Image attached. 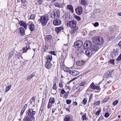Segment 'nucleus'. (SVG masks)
Segmentation results:
<instances>
[{
	"label": "nucleus",
	"mask_w": 121,
	"mask_h": 121,
	"mask_svg": "<svg viewBox=\"0 0 121 121\" xmlns=\"http://www.w3.org/2000/svg\"><path fill=\"white\" fill-rule=\"evenodd\" d=\"M39 20L41 23L42 25L45 26L46 25L49 19L47 16L43 15L40 17Z\"/></svg>",
	"instance_id": "obj_1"
},
{
	"label": "nucleus",
	"mask_w": 121,
	"mask_h": 121,
	"mask_svg": "<svg viewBox=\"0 0 121 121\" xmlns=\"http://www.w3.org/2000/svg\"><path fill=\"white\" fill-rule=\"evenodd\" d=\"M36 113V112L32 109H29L28 110L27 114L28 116L31 118L32 120L34 119V115Z\"/></svg>",
	"instance_id": "obj_2"
},
{
	"label": "nucleus",
	"mask_w": 121,
	"mask_h": 121,
	"mask_svg": "<svg viewBox=\"0 0 121 121\" xmlns=\"http://www.w3.org/2000/svg\"><path fill=\"white\" fill-rule=\"evenodd\" d=\"M91 45V42L89 40H88L84 43L83 45V48L84 49H90Z\"/></svg>",
	"instance_id": "obj_3"
},
{
	"label": "nucleus",
	"mask_w": 121,
	"mask_h": 121,
	"mask_svg": "<svg viewBox=\"0 0 121 121\" xmlns=\"http://www.w3.org/2000/svg\"><path fill=\"white\" fill-rule=\"evenodd\" d=\"M96 43L98 45H102L104 42L103 39L99 36H97L95 38Z\"/></svg>",
	"instance_id": "obj_4"
},
{
	"label": "nucleus",
	"mask_w": 121,
	"mask_h": 121,
	"mask_svg": "<svg viewBox=\"0 0 121 121\" xmlns=\"http://www.w3.org/2000/svg\"><path fill=\"white\" fill-rule=\"evenodd\" d=\"M77 22L74 20L68 22L67 24V26L71 28H73L75 27L77 24Z\"/></svg>",
	"instance_id": "obj_5"
},
{
	"label": "nucleus",
	"mask_w": 121,
	"mask_h": 121,
	"mask_svg": "<svg viewBox=\"0 0 121 121\" xmlns=\"http://www.w3.org/2000/svg\"><path fill=\"white\" fill-rule=\"evenodd\" d=\"M53 16L51 15V17L53 19H57L60 16V11L58 9H56L53 11Z\"/></svg>",
	"instance_id": "obj_6"
},
{
	"label": "nucleus",
	"mask_w": 121,
	"mask_h": 121,
	"mask_svg": "<svg viewBox=\"0 0 121 121\" xmlns=\"http://www.w3.org/2000/svg\"><path fill=\"white\" fill-rule=\"evenodd\" d=\"M83 45V42L81 41L78 40L74 42V45L75 48H79L82 47Z\"/></svg>",
	"instance_id": "obj_7"
},
{
	"label": "nucleus",
	"mask_w": 121,
	"mask_h": 121,
	"mask_svg": "<svg viewBox=\"0 0 121 121\" xmlns=\"http://www.w3.org/2000/svg\"><path fill=\"white\" fill-rule=\"evenodd\" d=\"M67 71L71 75L75 76H77L79 74V72L76 70L69 69Z\"/></svg>",
	"instance_id": "obj_8"
},
{
	"label": "nucleus",
	"mask_w": 121,
	"mask_h": 121,
	"mask_svg": "<svg viewBox=\"0 0 121 121\" xmlns=\"http://www.w3.org/2000/svg\"><path fill=\"white\" fill-rule=\"evenodd\" d=\"M83 53L85 52L86 55L88 56H90L92 55L93 53V51L91 49H89V50L83 51Z\"/></svg>",
	"instance_id": "obj_9"
},
{
	"label": "nucleus",
	"mask_w": 121,
	"mask_h": 121,
	"mask_svg": "<svg viewBox=\"0 0 121 121\" xmlns=\"http://www.w3.org/2000/svg\"><path fill=\"white\" fill-rule=\"evenodd\" d=\"M82 7L81 6H79L76 8L75 11L76 13L78 15H80L82 13Z\"/></svg>",
	"instance_id": "obj_10"
},
{
	"label": "nucleus",
	"mask_w": 121,
	"mask_h": 121,
	"mask_svg": "<svg viewBox=\"0 0 121 121\" xmlns=\"http://www.w3.org/2000/svg\"><path fill=\"white\" fill-rule=\"evenodd\" d=\"M114 70L113 69L110 71H108L105 74V76L106 78H108L111 76L112 77V73L114 71Z\"/></svg>",
	"instance_id": "obj_11"
},
{
	"label": "nucleus",
	"mask_w": 121,
	"mask_h": 121,
	"mask_svg": "<svg viewBox=\"0 0 121 121\" xmlns=\"http://www.w3.org/2000/svg\"><path fill=\"white\" fill-rule=\"evenodd\" d=\"M28 27L31 31H33L35 30V25L32 23H30L29 24Z\"/></svg>",
	"instance_id": "obj_12"
},
{
	"label": "nucleus",
	"mask_w": 121,
	"mask_h": 121,
	"mask_svg": "<svg viewBox=\"0 0 121 121\" xmlns=\"http://www.w3.org/2000/svg\"><path fill=\"white\" fill-rule=\"evenodd\" d=\"M19 23L20 25L24 27L25 30L27 29V24L25 22L22 21H20Z\"/></svg>",
	"instance_id": "obj_13"
},
{
	"label": "nucleus",
	"mask_w": 121,
	"mask_h": 121,
	"mask_svg": "<svg viewBox=\"0 0 121 121\" xmlns=\"http://www.w3.org/2000/svg\"><path fill=\"white\" fill-rule=\"evenodd\" d=\"M61 23V21L60 19L54 20L53 21V24L55 26H58Z\"/></svg>",
	"instance_id": "obj_14"
},
{
	"label": "nucleus",
	"mask_w": 121,
	"mask_h": 121,
	"mask_svg": "<svg viewBox=\"0 0 121 121\" xmlns=\"http://www.w3.org/2000/svg\"><path fill=\"white\" fill-rule=\"evenodd\" d=\"M45 40L46 41L50 42L52 40V37L51 35H48L47 36Z\"/></svg>",
	"instance_id": "obj_15"
},
{
	"label": "nucleus",
	"mask_w": 121,
	"mask_h": 121,
	"mask_svg": "<svg viewBox=\"0 0 121 121\" xmlns=\"http://www.w3.org/2000/svg\"><path fill=\"white\" fill-rule=\"evenodd\" d=\"M19 30H20L19 33L21 35L23 36L25 34V30L23 27H20Z\"/></svg>",
	"instance_id": "obj_16"
},
{
	"label": "nucleus",
	"mask_w": 121,
	"mask_h": 121,
	"mask_svg": "<svg viewBox=\"0 0 121 121\" xmlns=\"http://www.w3.org/2000/svg\"><path fill=\"white\" fill-rule=\"evenodd\" d=\"M45 66L47 69H50L52 67V65L50 62H47L45 63Z\"/></svg>",
	"instance_id": "obj_17"
},
{
	"label": "nucleus",
	"mask_w": 121,
	"mask_h": 121,
	"mask_svg": "<svg viewBox=\"0 0 121 121\" xmlns=\"http://www.w3.org/2000/svg\"><path fill=\"white\" fill-rule=\"evenodd\" d=\"M72 30V32L73 35L75 33H76L79 30V28L78 26H75L74 27Z\"/></svg>",
	"instance_id": "obj_18"
},
{
	"label": "nucleus",
	"mask_w": 121,
	"mask_h": 121,
	"mask_svg": "<svg viewBox=\"0 0 121 121\" xmlns=\"http://www.w3.org/2000/svg\"><path fill=\"white\" fill-rule=\"evenodd\" d=\"M46 59L47 60V62H51L52 59V55L50 54L48 55L46 57Z\"/></svg>",
	"instance_id": "obj_19"
},
{
	"label": "nucleus",
	"mask_w": 121,
	"mask_h": 121,
	"mask_svg": "<svg viewBox=\"0 0 121 121\" xmlns=\"http://www.w3.org/2000/svg\"><path fill=\"white\" fill-rule=\"evenodd\" d=\"M67 8L71 12H74L73 8L71 4L67 5Z\"/></svg>",
	"instance_id": "obj_20"
},
{
	"label": "nucleus",
	"mask_w": 121,
	"mask_h": 121,
	"mask_svg": "<svg viewBox=\"0 0 121 121\" xmlns=\"http://www.w3.org/2000/svg\"><path fill=\"white\" fill-rule=\"evenodd\" d=\"M63 29L64 28L62 26H60L56 27L55 31L57 33H58L60 30Z\"/></svg>",
	"instance_id": "obj_21"
},
{
	"label": "nucleus",
	"mask_w": 121,
	"mask_h": 121,
	"mask_svg": "<svg viewBox=\"0 0 121 121\" xmlns=\"http://www.w3.org/2000/svg\"><path fill=\"white\" fill-rule=\"evenodd\" d=\"M118 55V54L117 51H113L111 54V56L112 58H114L115 57L117 56Z\"/></svg>",
	"instance_id": "obj_22"
},
{
	"label": "nucleus",
	"mask_w": 121,
	"mask_h": 121,
	"mask_svg": "<svg viewBox=\"0 0 121 121\" xmlns=\"http://www.w3.org/2000/svg\"><path fill=\"white\" fill-rule=\"evenodd\" d=\"M54 4L56 7L60 8H63V5L61 4H59L56 2H55L54 3Z\"/></svg>",
	"instance_id": "obj_23"
},
{
	"label": "nucleus",
	"mask_w": 121,
	"mask_h": 121,
	"mask_svg": "<svg viewBox=\"0 0 121 121\" xmlns=\"http://www.w3.org/2000/svg\"><path fill=\"white\" fill-rule=\"evenodd\" d=\"M99 48V47L96 45H95L93 47H92L91 50H92V51L93 52H96L98 50Z\"/></svg>",
	"instance_id": "obj_24"
},
{
	"label": "nucleus",
	"mask_w": 121,
	"mask_h": 121,
	"mask_svg": "<svg viewBox=\"0 0 121 121\" xmlns=\"http://www.w3.org/2000/svg\"><path fill=\"white\" fill-rule=\"evenodd\" d=\"M71 116L67 115L64 119V121H65V120H66V121H69V120H71Z\"/></svg>",
	"instance_id": "obj_25"
},
{
	"label": "nucleus",
	"mask_w": 121,
	"mask_h": 121,
	"mask_svg": "<svg viewBox=\"0 0 121 121\" xmlns=\"http://www.w3.org/2000/svg\"><path fill=\"white\" fill-rule=\"evenodd\" d=\"M30 48L29 45L27 46L26 47H24L23 48V53H26V52L27 51L30 49Z\"/></svg>",
	"instance_id": "obj_26"
},
{
	"label": "nucleus",
	"mask_w": 121,
	"mask_h": 121,
	"mask_svg": "<svg viewBox=\"0 0 121 121\" xmlns=\"http://www.w3.org/2000/svg\"><path fill=\"white\" fill-rule=\"evenodd\" d=\"M87 1L86 0H81V4L84 6L86 5L87 4Z\"/></svg>",
	"instance_id": "obj_27"
},
{
	"label": "nucleus",
	"mask_w": 121,
	"mask_h": 121,
	"mask_svg": "<svg viewBox=\"0 0 121 121\" xmlns=\"http://www.w3.org/2000/svg\"><path fill=\"white\" fill-rule=\"evenodd\" d=\"M55 100L54 98L51 97L49 99V102L52 104H53L55 102Z\"/></svg>",
	"instance_id": "obj_28"
},
{
	"label": "nucleus",
	"mask_w": 121,
	"mask_h": 121,
	"mask_svg": "<svg viewBox=\"0 0 121 121\" xmlns=\"http://www.w3.org/2000/svg\"><path fill=\"white\" fill-rule=\"evenodd\" d=\"M14 52L13 51H11L10 52L9 54L8 58L9 59H10L12 57V56L14 54Z\"/></svg>",
	"instance_id": "obj_29"
},
{
	"label": "nucleus",
	"mask_w": 121,
	"mask_h": 121,
	"mask_svg": "<svg viewBox=\"0 0 121 121\" xmlns=\"http://www.w3.org/2000/svg\"><path fill=\"white\" fill-rule=\"evenodd\" d=\"M11 86L10 85H8L7 86H6V91H5V92H7L9 91L11 87Z\"/></svg>",
	"instance_id": "obj_30"
},
{
	"label": "nucleus",
	"mask_w": 121,
	"mask_h": 121,
	"mask_svg": "<svg viewBox=\"0 0 121 121\" xmlns=\"http://www.w3.org/2000/svg\"><path fill=\"white\" fill-rule=\"evenodd\" d=\"M83 63V62L80 61H77L76 62L77 65L78 66L82 65Z\"/></svg>",
	"instance_id": "obj_31"
},
{
	"label": "nucleus",
	"mask_w": 121,
	"mask_h": 121,
	"mask_svg": "<svg viewBox=\"0 0 121 121\" xmlns=\"http://www.w3.org/2000/svg\"><path fill=\"white\" fill-rule=\"evenodd\" d=\"M29 117H28L27 116L26 117H25L24 118V121H31V118H29Z\"/></svg>",
	"instance_id": "obj_32"
},
{
	"label": "nucleus",
	"mask_w": 121,
	"mask_h": 121,
	"mask_svg": "<svg viewBox=\"0 0 121 121\" xmlns=\"http://www.w3.org/2000/svg\"><path fill=\"white\" fill-rule=\"evenodd\" d=\"M26 109V108L25 107V106H24L22 108V110L21 112V116L22 115L23 113H24Z\"/></svg>",
	"instance_id": "obj_33"
},
{
	"label": "nucleus",
	"mask_w": 121,
	"mask_h": 121,
	"mask_svg": "<svg viewBox=\"0 0 121 121\" xmlns=\"http://www.w3.org/2000/svg\"><path fill=\"white\" fill-rule=\"evenodd\" d=\"M101 12V10L100 9H98L95 10L94 12L95 13L97 14L99 13H100Z\"/></svg>",
	"instance_id": "obj_34"
},
{
	"label": "nucleus",
	"mask_w": 121,
	"mask_h": 121,
	"mask_svg": "<svg viewBox=\"0 0 121 121\" xmlns=\"http://www.w3.org/2000/svg\"><path fill=\"white\" fill-rule=\"evenodd\" d=\"M87 102V98H84L82 102L84 105L86 104Z\"/></svg>",
	"instance_id": "obj_35"
},
{
	"label": "nucleus",
	"mask_w": 121,
	"mask_h": 121,
	"mask_svg": "<svg viewBox=\"0 0 121 121\" xmlns=\"http://www.w3.org/2000/svg\"><path fill=\"white\" fill-rule=\"evenodd\" d=\"M95 86L94 85V83L93 82L91 84L89 87H91L92 89H95Z\"/></svg>",
	"instance_id": "obj_36"
},
{
	"label": "nucleus",
	"mask_w": 121,
	"mask_h": 121,
	"mask_svg": "<svg viewBox=\"0 0 121 121\" xmlns=\"http://www.w3.org/2000/svg\"><path fill=\"white\" fill-rule=\"evenodd\" d=\"M66 92V93L64 95V97L65 99H67L68 98V96L69 95V92L68 91Z\"/></svg>",
	"instance_id": "obj_37"
},
{
	"label": "nucleus",
	"mask_w": 121,
	"mask_h": 121,
	"mask_svg": "<svg viewBox=\"0 0 121 121\" xmlns=\"http://www.w3.org/2000/svg\"><path fill=\"white\" fill-rule=\"evenodd\" d=\"M74 17L78 21H79L81 20V17L77 15H75L74 16Z\"/></svg>",
	"instance_id": "obj_38"
},
{
	"label": "nucleus",
	"mask_w": 121,
	"mask_h": 121,
	"mask_svg": "<svg viewBox=\"0 0 121 121\" xmlns=\"http://www.w3.org/2000/svg\"><path fill=\"white\" fill-rule=\"evenodd\" d=\"M35 76V75H33V74L27 77V79H30L32 78Z\"/></svg>",
	"instance_id": "obj_39"
},
{
	"label": "nucleus",
	"mask_w": 121,
	"mask_h": 121,
	"mask_svg": "<svg viewBox=\"0 0 121 121\" xmlns=\"http://www.w3.org/2000/svg\"><path fill=\"white\" fill-rule=\"evenodd\" d=\"M35 17V15L34 14H31L30 16V18L31 19L34 20Z\"/></svg>",
	"instance_id": "obj_40"
},
{
	"label": "nucleus",
	"mask_w": 121,
	"mask_h": 121,
	"mask_svg": "<svg viewBox=\"0 0 121 121\" xmlns=\"http://www.w3.org/2000/svg\"><path fill=\"white\" fill-rule=\"evenodd\" d=\"M86 83V82H82L80 84H79V85L81 86H82L85 85Z\"/></svg>",
	"instance_id": "obj_41"
},
{
	"label": "nucleus",
	"mask_w": 121,
	"mask_h": 121,
	"mask_svg": "<svg viewBox=\"0 0 121 121\" xmlns=\"http://www.w3.org/2000/svg\"><path fill=\"white\" fill-rule=\"evenodd\" d=\"M118 100H116L113 102L112 104L114 106H115L118 103Z\"/></svg>",
	"instance_id": "obj_42"
},
{
	"label": "nucleus",
	"mask_w": 121,
	"mask_h": 121,
	"mask_svg": "<svg viewBox=\"0 0 121 121\" xmlns=\"http://www.w3.org/2000/svg\"><path fill=\"white\" fill-rule=\"evenodd\" d=\"M53 90H56L57 87H56V83H54V84L53 85Z\"/></svg>",
	"instance_id": "obj_43"
},
{
	"label": "nucleus",
	"mask_w": 121,
	"mask_h": 121,
	"mask_svg": "<svg viewBox=\"0 0 121 121\" xmlns=\"http://www.w3.org/2000/svg\"><path fill=\"white\" fill-rule=\"evenodd\" d=\"M66 102L67 104H69L71 103V100L67 99L66 100Z\"/></svg>",
	"instance_id": "obj_44"
},
{
	"label": "nucleus",
	"mask_w": 121,
	"mask_h": 121,
	"mask_svg": "<svg viewBox=\"0 0 121 121\" xmlns=\"http://www.w3.org/2000/svg\"><path fill=\"white\" fill-rule=\"evenodd\" d=\"M51 92L52 94H55L57 92V90H52L51 91Z\"/></svg>",
	"instance_id": "obj_45"
},
{
	"label": "nucleus",
	"mask_w": 121,
	"mask_h": 121,
	"mask_svg": "<svg viewBox=\"0 0 121 121\" xmlns=\"http://www.w3.org/2000/svg\"><path fill=\"white\" fill-rule=\"evenodd\" d=\"M82 119L83 120H87L86 119V116L85 115H84L82 116Z\"/></svg>",
	"instance_id": "obj_46"
},
{
	"label": "nucleus",
	"mask_w": 121,
	"mask_h": 121,
	"mask_svg": "<svg viewBox=\"0 0 121 121\" xmlns=\"http://www.w3.org/2000/svg\"><path fill=\"white\" fill-rule=\"evenodd\" d=\"M121 60V53L119 56L118 58L116 59L117 61H119Z\"/></svg>",
	"instance_id": "obj_47"
},
{
	"label": "nucleus",
	"mask_w": 121,
	"mask_h": 121,
	"mask_svg": "<svg viewBox=\"0 0 121 121\" xmlns=\"http://www.w3.org/2000/svg\"><path fill=\"white\" fill-rule=\"evenodd\" d=\"M64 109H65L66 111L67 112H70V109L68 108H66L65 106H64Z\"/></svg>",
	"instance_id": "obj_48"
},
{
	"label": "nucleus",
	"mask_w": 121,
	"mask_h": 121,
	"mask_svg": "<svg viewBox=\"0 0 121 121\" xmlns=\"http://www.w3.org/2000/svg\"><path fill=\"white\" fill-rule=\"evenodd\" d=\"M114 61V60H110L109 62L110 63H111V64L114 65L115 64Z\"/></svg>",
	"instance_id": "obj_49"
},
{
	"label": "nucleus",
	"mask_w": 121,
	"mask_h": 121,
	"mask_svg": "<svg viewBox=\"0 0 121 121\" xmlns=\"http://www.w3.org/2000/svg\"><path fill=\"white\" fill-rule=\"evenodd\" d=\"M39 5L41 4L43 1V0H37Z\"/></svg>",
	"instance_id": "obj_50"
},
{
	"label": "nucleus",
	"mask_w": 121,
	"mask_h": 121,
	"mask_svg": "<svg viewBox=\"0 0 121 121\" xmlns=\"http://www.w3.org/2000/svg\"><path fill=\"white\" fill-rule=\"evenodd\" d=\"M109 114L108 113V112H106L104 116L105 117L107 118L109 116Z\"/></svg>",
	"instance_id": "obj_51"
},
{
	"label": "nucleus",
	"mask_w": 121,
	"mask_h": 121,
	"mask_svg": "<svg viewBox=\"0 0 121 121\" xmlns=\"http://www.w3.org/2000/svg\"><path fill=\"white\" fill-rule=\"evenodd\" d=\"M100 102L99 101H98L97 102H95V106L99 105V104Z\"/></svg>",
	"instance_id": "obj_52"
},
{
	"label": "nucleus",
	"mask_w": 121,
	"mask_h": 121,
	"mask_svg": "<svg viewBox=\"0 0 121 121\" xmlns=\"http://www.w3.org/2000/svg\"><path fill=\"white\" fill-rule=\"evenodd\" d=\"M55 52L54 51H50L49 52V53L50 54H52L53 55H56V54H55Z\"/></svg>",
	"instance_id": "obj_53"
},
{
	"label": "nucleus",
	"mask_w": 121,
	"mask_h": 121,
	"mask_svg": "<svg viewBox=\"0 0 121 121\" xmlns=\"http://www.w3.org/2000/svg\"><path fill=\"white\" fill-rule=\"evenodd\" d=\"M94 25L95 27H97L99 25V23L98 22H96L94 24Z\"/></svg>",
	"instance_id": "obj_54"
},
{
	"label": "nucleus",
	"mask_w": 121,
	"mask_h": 121,
	"mask_svg": "<svg viewBox=\"0 0 121 121\" xmlns=\"http://www.w3.org/2000/svg\"><path fill=\"white\" fill-rule=\"evenodd\" d=\"M66 92L64 90V89H63L61 90V93L62 94H63L65 93Z\"/></svg>",
	"instance_id": "obj_55"
},
{
	"label": "nucleus",
	"mask_w": 121,
	"mask_h": 121,
	"mask_svg": "<svg viewBox=\"0 0 121 121\" xmlns=\"http://www.w3.org/2000/svg\"><path fill=\"white\" fill-rule=\"evenodd\" d=\"M92 95H93L92 94V95H90V97H89V100L88 101V102L90 101L91 100V99L92 98Z\"/></svg>",
	"instance_id": "obj_56"
},
{
	"label": "nucleus",
	"mask_w": 121,
	"mask_h": 121,
	"mask_svg": "<svg viewBox=\"0 0 121 121\" xmlns=\"http://www.w3.org/2000/svg\"><path fill=\"white\" fill-rule=\"evenodd\" d=\"M101 111V110H99L96 113V115H98L99 114L100 112Z\"/></svg>",
	"instance_id": "obj_57"
},
{
	"label": "nucleus",
	"mask_w": 121,
	"mask_h": 121,
	"mask_svg": "<svg viewBox=\"0 0 121 121\" xmlns=\"http://www.w3.org/2000/svg\"><path fill=\"white\" fill-rule=\"evenodd\" d=\"M59 86L61 88H62L63 87V85L62 82H60L59 85Z\"/></svg>",
	"instance_id": "obj_58"
},
{
	"label": "nucleus",
	"mask_w": 121,
	"mask_h": 121,
	"mask_svg": "<svg viewBox=\"0 0 121 121\" xmlns=\"http://www.w3.org/2000/svg\"><path fill=\"white\" fill-rule=\"evenodd\" d=\"M49 103H50L48 102V104L47 106V107L48 109H49L51 108V105H50Z\"/></svg>",
	"instance_id": "obj_59"
},
{
	"label": "nucleus",
	"mask_w": 121,
	"mask_h": 121,
	"mask_svg": "<svg viewBox=\"0 0 121 121\" xmlns=\"http://www.w3.org/2000/svg\"><path fill=\"white\" fill-rule=\"evenodd\" d=\"M56 108H53L52 109V112L53 113L56 110Z\"/></svg>",
	"instance_id": "obj_60"
},
{
	"label": "nucleus",
	"mask_w": 121,
	"mask_h": 121,
	"mask_svg": "<svg viewBox=\"0 0 121 121\" xmlns=\"http://www.w3.org/2000/svg\"><path fill=\"white\" fill-rule=\"evenodd\" d=\"M95 89H96L97 90H99V87L98 86H95Z\"/></svg>",
	"instance_id": "obj_61"
},
{
	"label": "nucleus",
	"mask_w": 121,
	"mask_h": 121,
	"mask_svg": "<svg viewBox=\"0 0 121 121\" xmlns=\"http://www.w3.org/2000/svg\"><path fill=\"white\" fill-rule=\"evenodd\" d=\"M111 39H110V40H112L114 38L115 36H111Z\"/></svg>",
	"instance_id": "obj_62"
},
{
	"label": "nucleus",
	"mask_w": 121,
	"mask_h": 121,
	"mask_svg": "<svg viewBox=\"0 0 121 121\" xmlns=\"http://www.w3.org/2000/svg\"><path fill=\"white\" fill-rule=\"evenodd\" d=\"M73 104L75 106L77 105L78 104L77 102L75 101L73 102Z\"/></svg>",
	"instance_id": "obj_63"
},
{
	"label": "nucleus",
	"mask_w": 121,
	"mask_h": 121,
	"mask_svg": "<svg viewBox=\"0 0 121 121\" xmlns=\"http://www.w3.org/2000/svg\"><path fill=\"white\" fill-rule=\"evenodd\" d=\"M120 47V48L121 49V41H120L118 44Z\"/></svg>",
	"instance_id": "obj_64"
}]
</instances>
